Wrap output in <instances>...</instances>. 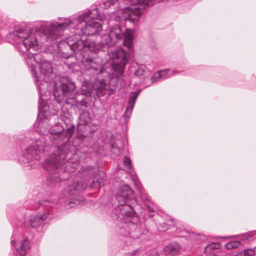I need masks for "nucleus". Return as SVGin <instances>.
Wrapping results in <instances>:
<instances>
[{"label":"nucleus","instance_id":"f257e3e1","mask_svg":"<svg viewBox=\"0 0 256 256\" xmlns=\"http://www.w3.org/2000/svg\"><path fill=\"white\" fill-rule=\"evenodd\" d=\"M98 10L97 9H94L88 12L84 16H80L77 20L79 24L82 22L84 23L85 28H80L83 34L86 35H92L98 32L101 29V24L99 22L98 17Z\"/></svg>","mask_w":256,"mask_h":256},{"label":"nucleus","instance_id":"f03ea898","mask_svg":"<svg viewBox=\"0 0 256 256\" xmlns=\"http://www.w3.org/2000/svg\"><path fill=\"white\" fill-rule=\"evenodd\" d=\"M62 149H59L58 156L54 155L47 158L44 164V167L48 170H51L58 169L59 167L61 170L64 168L68 172H73L76 166H72L70 162L65 163L64 159L66 158L65 152H62Z\"/></svg>","mask_w":256,"mask_h":256},{"label":"nucleus","instance_id":"7ed1b4c3","mask_svg":"<svg viewBox=\"0 0 256 256\" xmlns=\"http://www.w3.org/2000/svg\"><path fill=\"white\" fill-rule=\"evenodd\" d=\"M132 36L133 32L131 30H126L124 27L122 28L118 25H116L110 30L108 37L110 43L112 44H114L123 36L124 45L129 49V52H131Z\"/></svg>","mask_w":256,"mask_h":256},{"label":"nucleus","instance_id":"20e7f679","mask_svg":"<svg viewBox=\"0 0 256 256\" xmlns=\"http://www.w3.org/2000/svg\"><path fill=\"white\" fill-rule=\"evenodd\" d=\"M134 198V192L130 188L127 184L121 186L116 194V198L119 204L122 206L126 204L120 210L122 214L127 216L133 215L132 208L126 203Z\"/></svg>","mask_w":256,"mask_h":256},{"label":"nucleus","instance_id":"39448f33","mask_svg":"<svg viewBox=\"0 0 256 256\" xmlns=\"http://www.w3.org/2000/svg\"><path fill=\"white\" fill-rule=\"evenodd\" d=\"M110 58L114 60L113 69L122 74L129 60V54L122 48L112 52Z\"/></svg>","mask_w":256,"mask_h":256},{"label":"nucleus","instance_id":"423d86ee","mask_svg":"<svg viewBox=\"0 0 256 256\" xmlns=\"http://www.w3.org/2000/svg\"><path fill=\"white\" fill-rule=\"evenodd\" d=\"M77 37V36H75ZM78 38H76L74 39L73 36H70L68 39V44L70 47L73 51L80 50H84V51L89 50L91 52H95L96 50L98 49V46L96 45L94 42H88L87 41L84 42L86 38H82L79 40Z\"/></svg>","mask_w":256,"mask_h":256},{"label":"nucleus","instance_id":"0eeeda50","mask_svg":"<svg viewBox=\"0 0 256 256\" xmlns=\"http://www.w3.org/2000/svg\"><path fill=\"white\" fill-rule=\"evenodd\" d=\"M108 86L104 80L102 79L98 80L95 81L93 84V88L96 91L98 96H104L108 90Z\"/></svg>","mask_w":256,"mask_h":256},{"label":"nucleus","instance_id":"6e6552de","mask_svg":"<svg viewBox=\"0 0 256 256\" xmlns=\"http://www.w3.org/2000/svg\"><path fill=\"white\" fill-rule=\"evenodd\" d=\"M74 84L71 82H68L66 83L62 84L63 94L66 97L70 98H74L75 96V92H74Z\"/></svg>","mask_w":256,"mask_h":256},{"label":"nucleus","instance_id":"1a4fd4ad","mask_svg":"<svg viewBox=\"0 0 256 256\" xmlns=\"http://www.w3.org/2000/svg\"><path fill=\"white\" fill-rule=\"evenodd\" d=\"M40 75L42 78L46 80V77H50L52 74V67L48 62H43L40 64Z\"/></svg>","mask_w":256,"mask_h":256},{"label":"nucleus","instance_id":"9d476101","mask_svg":"<svg viewBox=\"0 0 256 256\" xmlns=\"http://www.w3.org/2000/svg\"><path fill=\"white\" fill-rule=\"evenodd\" d=\"M106 176L104 172L100 171L94 176L90 186L92 188H99L102 183L106 180Z\"/></svg>","mask_w":256,"mask_h":256},{"label":"nucleus","instance_id":"9b49d317","mask_svg":"<svg viewBox=\"0 0 256 256\" xmlns=\"http://www.w3.org/2000/svg\"><path fill=\"white\" fill-rule=\"evenodd\" d=\"M44 150V147L40 144V142L38 141L33 144L32 146L27 148L26 150V153L32 156L41 153Z\"/></svg>","mask_w":256,"mask_h":256},{"label":"nucleus","instance_id":"f8f14e48","mask_svg":"<svg viewBox=\"0 0 256 256\" xmlns=\"http://www.w3.org/2000/svg\"><path fill=\"white\" fill-rule=\"evenodd\" d=\"M46 218L47 215L46 214L32 216L30 220V224L32 227H37L39 226Z\"/></svg>","mask_w":256,"mask_h":256},{"label":"nucleus","instance_id":"ddd939ff","mask_svg":"<svg viewBox=\"0 0 256 256\" xmlns=\"http://www.w3.org/2000/svg\"><path fill=\"white\" fill-rule=\"evenodd\" d=\"M94 90L93 85L87 82H85L81 88V94L86 96H90Z\"/></svg>","mask_w":256,"mask_h":256},{"label":"nucleus","instance_id":"4468645a","mask_svg":"<svg viewBox=\"0 0 256 256\" xmlns=\"http://www.w3.org/2000/svg\"><path fill=\"white\" fill-rule=\"evenodd\" d=\"M22 41L24 44L27 49L37 45L36 40L32 34L26 37Z\"/></svg>","mask_w":256,"mask_h":256},{"label":"nucleus","instance_id":"2eb2a0df","mask_svg":"<svg viewBox=\"0 0 256 256\" xmlns=\"http://www.w3.org/2000/svg\"><path fill=\"white\" fill-rule=\"evenodd\" d=\"M180 249V246L177 243L172 244L167 246L164 250L166 252L170 254H178Z\"/></svg>","mask_w":256,"mask_h":256},{"label":"nucleus","instance_id":"dca6fc26","mask_svg":"<svg viewBox=\"0 0 256 256\" xmlns=\"http://www.w3.org/2000/svg\"><path fill=\"white\" fill-rule=\"evenodd\" d=\"M72 24L71 21L70 20L66 19L64 20V22L60 23H54L51 25L50 30H62L64 28L68 26L70 24Z\"/></svg>","mask_w":256,"mask_h":256},{"label":"nucleus","instance_id":"f3484780","mask_svg":"<svg viewBox=\"0 0 256 256\" xmlns=\"http://www.w3.org/2000/svg\"><path fill=\"white\" fill-rule=\"evenodd\" d=\"M78 184L74 182L72 186H68L64 191V194L65 196H68L70 194H73L76 190H80Z\"/></svg>","mask_w":256,"mask_h":256},{"label":"nucleus","instance_id":"a211bd4d","mask_svg":"<svg viewBox=\"0 0 256 256\" xmlns=\"http://www.w3.org/2000/svg\"><path fill=\"white\" fill-rule=\"evenodd\" d=\"M29 249V244L28 240H24L21 244L20 249L16 248L17 256H24L26 251Z\"/></svg>","mask_w":256,"mask_h":256},{"label":"nucleus","instance_id":"6ab92c4d","mask_svg":"<svg viewBox=\"0 0 256 256\" xmlns=\"http://www.w3.org/2000/svg\"><path fill=\"white\" fill-rule=\"evenodd\" d=\"M31 34L30 30L29 28H20L18 29L16 31L17 36L22 38V40Z\"/></svg>","mask_w":256,"mask_h":256},{"label":"nucleus","instance_id":"aec40b11","mask_svg":"<svg viewBox=\"0 0 256 256\" xmlns=\"http://www.w3.org/2000/svg\"><path fill=\"white\" fill-rule=\"evenodd\" d=\"M140 92V90H138L137 92H132L130 94L129 99L128 105L127 108V110L130 109L132 110L134 106L135 101L137 98V97Z\"/></svg>","mask_w":256,"mask_h":256},{"label":"nucleus","instance_id":"412c9836","mask_svg":"<svg viewBox=\"0 0 256 256\" xmlns=\"http://www.w3.org/2000/svg\"><path fill=\"white\" fill-rule=\"evenodd\" d=\"M90 117L87 112H84L80 116V122L82 124H88L90 122Z\"/></svg>","mask_w":256,"mask_h":256},{"label":"nucleus","instance_id":"4be33fe9","mask_svg":"<svg viewBox=\"0 0 256 256\" xmlns=\"http://www.w3.org/2000/svg\"><path fill=\"white\" fill-rule=\"evenodd\" d=\"M240 244L239 241H232L226 244L225 246L228 250H232L238 247Z\"/></svg>","mask_w":256,"mask_h":256},{"label":"nucleus","instance_id":"5701e85b","mask_svg":"<svg viewBox=\"0 0 256 256\" xmlns=\"http://www.w3.org/2000/svg\"><path fill=\"white\" fill-rule=\"evenodd\" d=\"M168 70H164L155 73L152 78V81H154V78L159 79L162 78L168 72Z\"/></svg>","mask_w":256,"mask_h":256},{"label":"nucleus","instance_id":"b1692460","mask_svg":"<svg viewBox=\"0 0 256 256\" xmlns=\"http://www.w3.org/2000/svg\"><path fill=\"white\" fill-rule=\"evenodd\" d=\"M63 129L60 126H56L54 128L51 130V134L56 136H59L61 134V132H62Z\"/></svg>","mask_w":256,"mask_h":256},{"label":"nucleus","instance_id":"393cba45","mask_svg":"<svg viewBox=\"0 0 256 256\" xmlns=\"http://www.w3.org/2000/svg\"><path fill=\"white\" fill-rule=\"evenodd\" d=\"M255 252L253 250L248 249L237 254L236 256H254Z\"/></svg>","mask_w":256,"mask_h":256},{"label":"nucleus","instance_id":"a878e982","mask_svg":"<svg viewBox=\"0 0 256 256\" xmlns=\"http://www.w3.org/2000/svg\"><path fill=\"white\" fill-rule=\"evenodd\" d=\"M123 162L126 168L129 170H131L132 164L130 158L126 156L124 157L123 159Z\"/></svg>","mask_w":256,"mask_h":256},{"label":"nucleus","instance_id":"bb28decb","mask_svg":"<svg viewBox=\"0 0 256 256\" xmlns=\"http://www.w3.org/2000/svg\"><path fill=\"white\" fill-rule=\"evenodd\" d=\"M220 246V244L218 243H213L208 246L206 248L208 249H216L218 248Z\"/></svg>","mask_w":256,"mask_h":256},{"label":"nucleus","instance_id":"cd10ccee","mask_svg":"<svg viewBox=\"0 0 256 256\" xmlns=\"http://www.w3.org/2000/svg\"><path fill=\"white\" fill-rule=\"evenodd\" d=\"M42 30L44 31V32L46 33V32H48L49 30H45L44 28H42Z\"/></svg>","mask_w":256,"mask_h":256},{"label":"nucleus","instance_id":"c85d7f7f","mask_svg":"<svg viewBox=\"0 0 256 256\" xmlns=\"http://www.w3.org/2000/svg\"><path fill=\"white\" fill-rule=\"evenodd\" d=\"M135 184H136V186H137L138 188L140 189V186H139L138 184H136V183H135Z\"/></svg>","mask_w":256,"mask_h":256},{"label":"nucleus","instance_id":"c756f323","mask_svg":"<svg viewBox=\"0 0 256 256\" xmlns=\"http://www.w3.org/2000/svg\"><path fill=\"white\" fill-rule=\"evenodd\" d=\"M177 73H178V72H176V71H175V70H174V71L172 72V74H174H174H177Z\"/></svg>","mask_w":256,"mask_h":256},{"label":"nucleus","instance_id":"7c9ffc66","mask_svg":"<svg viewBox=\"0 0 256 256\" xmlns=\"http://www.w3.org/2000/svg\"><path fill=\"white\" fill-rule=\"evenodd\" d=\"M54 95L55 98L56 96L57 95H56V92H54Z\"/></svg>","mask_w":256,"mask_h":256},{"label":"nucleus","instance_id":"2f4dec72","mask_svg":"<svg viewBox=\"0 0 256 256\" xmlns=\"http://www.w3.org/2000/svg\"><path fill=\"white\" fill-rule=\"evenodd\" d=\"M106 44H108V42H106Z\"/></svg>","mask_w":256,"mask_h":256}]
</instances>
